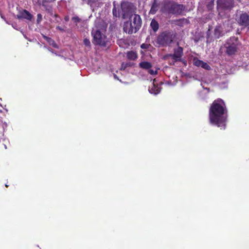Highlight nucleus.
Segmentation results:
<instances>
[{
    "label": "nucleus",
    "instance_id": "obj_11",
    "mask_svg": "<svg viewBox=\"0 0 249 249\" xmlns=\"http://www.w3.org/2000/svg\"><path fill=\"white\" fill-rule=\"evenodd\" d=\"M33 17V15L25 9L19 10L17 15V18L18 19H25L31 21Z\"/></svg>",
    "mask_w": 249,
    "mask_h": 249
},
{
    "label": "nucleus",
    "instance_id": "obj_16",
    "mask_svg": "<svg viewBox=\"0 0 249 249\" xmlns=\"http://www.w3.org/2000/svg\"><path fill=\"white\" fill-rule=\"evenodd\" d=\"M222 32L223 30L222 27L220 26H217L214 30V35L215 37L216 38H219L220 36L223 35Z\"/></svg>",
    "mask_w": 249,
    "mask_h": 249
},
{
    "label": "nucleus",
    "instance_id": "obj_6",
    "mask_svg": "<svg viewBox=\"0 0 249 249\" xmlns=\"http://www.w3.org/2000/svg\"><path fill=\"white\" fill-rule=\"evenodd\" d=\"M239 45L238 37H231L228 39L225 44L226 53L229 55L234 54L237 50V46Z\"/></svg>",
    "mask_w": 249,
    "mask_h": 249
},
{
    "label": "nucleus",
    "instance_id": "obj_17",
    "mask_svg": "<svg viewBox=\"0 0 249 249\" xmlns=\"http://www.w3.org/2000/svg\"><path fill=\"white\" fill-rule=\"evenodd\" d=\"M126 56L129 60L134 61L137 58L138 55L136 52H135L129 51L127 53Z\"/></svg>",
    "mask_w": 249,
    "mask_h": 249
},
{
    "label": "nucleus",
    "instance_id": "obj_23",
    "mask_svg": "<svg viewBox=\"0 0 249 249\" xmlns=\"http://www.w3.org/2000/svg\"><path fill=\"white\" fill-rule=\"evenodd\" d=\"M42 20V16L41 14L39 13L37 15L36 23L39 24Z\"/></svg>",
    "mask_w": 249,
    "mask_h": 249
},
{
    "label": "nucleus",
    "instance_id": "obj_22",
    "mask_svg": "<svg viewBox=\"0 0 249 249\" xmlns=\"http://www.w3.org/2000/svg\"><path fill=\"white\" fill-rule=\"evenodd\" d=\"M56 0H42V5L44 7H46V3L53 2Z\"/></svg>",
    "mask_w": 249,
    "mask_h": 249
},
{
    "label": "nucleus",
    "instance_id": "obj_24",
    "mask_svg": "<svg viewBox=\"0 0 249 249\" xmlns=\"http://www.w3.org/2000/svg\"><path fill=\"white\" fill-rule=\"evenodd\" d=\"M84 44L87 47L90 46V42L89 39L85 38L83 40Z\"/></svg>",
    "mask_w": 249,
    "mask_h": 249
},
{
    "label": "nucleus",
    "instance_id": "obj_5",
    "mask_svg": "<svg viewBox=\"0 0 249 249\" xmlns=\"http://www.w3.org/2000/svg\"><path fill=\"white\" fill-rule=\"evenodd\" d=\"M175 35L172 31H166L162 32L157 38V43L162 46H166L173 41Z\"/></svg>",
    "mask_w": 249,
    "mask_h": 249
},
{
    "label": "nucleus",
    "instance_id": "obj_29",
    "mask_svg": "<svg viewBox=\"0 0 249 249\" xmlns=\"http://www.w3.org/2000/svg\"><path fill=\"white\" fill-rule=\"evenodd\" d=\"M194 64H195L197 67H202V63H194Z\"/></svg>",
    "mask_w": 249,
    "mask_h": 249
},
{
    "label": "nucleus",
    "instance_id": "obj_31",
    "mask_svg": "<svg viewBox=\"0 0 249 249\" xmlns=\"http://www.w3.org/2000/svg\"><path fill=\"white\" fill-rule=\"evenodd\" d=\"M56 29L57 30H60V31H63V29L61 27H60V26H57L56 27Z\"/></svg>",
    "mask_w": 249,
    "mask_h": 249
},
{
    "label": "nucleus",
    "instance_id": "obj_3",
    "mask_svg": "<svg viewBox=\"0 0 249 249\" xmlns=\"http://www.w3.org/2000/svg\"><path fill=\"white\" fill-rule=\"evenodd\" d=\"M91 35L93 36V42L94 44L103 47L107 46V37L98 27H96L92 29Z\"/></svg>",
    "mask_w": 249,
    "mask_h": 249
},
{
    "label": "nucleus",
    "instance_id": "obj_13",
    "mask_svg": "<svg viewBox=\"0 0 249 249\" xmlns=\"http://www.w3.org/2000/svg\"><path fill=\"white\" fill-rule=\"evenodd\" d=\"M171 23L180 27H183L185 25L188 24L189 21L185 18L175 19L171 21Z\"/></svg>",
    "mask_w": 249,
    "mask_h": 249
},
{
    "label": "nucleus",
    "instance_id": "obj_25",
    "mask_svg": "<svg viewBox=\"0 0 249 249\" xmlns=\"http://www.w3.org/2000/svg\"><path fill=\"white\" fill-rule=\"evenodd\" d=\"M71 19L72 21H73L74 22L76 23H77L80 21V18L77 16L72 17Z\"/></svg>",
    "mask_w": 249,
    "mask_h": 249
},
{
    "label": "nucleus",
    "instance_id": "obj_8",
    "mask_svg": "<svg viewBox=\"0 0 249 249\" xmlns=\"http://www.w3.org/2000/svg\"><path fill=\"white\" fill-rule=\"evenodd\" d=\"M183 55V48L178 47L174 49L173 54H168L164 57L165 60H172L174 62L179 61Z\"/></svg>",
    "mask_w": 249,
    "mask_h": 249
},
{
    "label": "nucleus",
    "instance_id": "obj_18",
    "mask_svg": "<svg viewBox=\"0 0 249 249\" xmlns=\"http://www.w3.org/2000/svg\"><path fill=\"white\" fill-rule=\"evenodd\" d=\"M112 13L114 17L116 18H122L121 15V8H117L115 6H114L112 9Z\"/></svg>",
    "mask_w": 249,
    "mask_h": 249
},
{
    "label": "nucleus",
    "instance_id": "obj_32",
    "mask_svg": "<svg viewBox=\"0 0 249 249\" xmlns=\"http://www.w3.org/2000/svg\"><path fill=\"white\" fill-rule=\"evenodd\" d=\"M195 62H199V63H201V62H202V61L198 60L197 61H196Z\"/></svg>",
    "mask_w": 249,
    "mask_h": 249
},
{
    "label": "nucleus",
    "instance_id": "obj_20",
    "mask_svg": "<svg viewBox=\"0 0 249 249\" xmlns=\"http://www.w3.org/2000/svg\"><path fill=\"white\" fill-rule=\"evenodd\" d=\"M207 7L209 10L213 9L214 5V0H210L209 2H207Z\"/></svg>",
    "mask_w": 249,
    "mask_h": 249
},
{
    "label": "nucleus",
    "instance_id": "obj_27",
    "mask_svg": "<svg viewBox=\"0 0 249 249\" xmlns=\"http://www.w3.org/2000/svg\"><path fill=\"white\" fill-rule=\"evenodd\" d=\"M211 68L210 66H209L207 63H203V69L206 70H210Z\"/></svg>",
    "mask_w": 249,
    "mask_h": 249
},
{
    "label": "nucleus",
    "instance_id": "obj_1",
    "mask_svg": "<svg viewBox=\"0 0 249 249\" xmlns=\"http://www.w3.org/2000/svg\"><path fill=\"white\" fill-rule=\"evenodd\" d=\"M227 109L224 102L221 99L214 100L210 108V122L217 125L225 128Z\"/></svg>",
    "mask_w": 249,
    "mask_h": 249
},
{
    "label": "nucleus",
    "instance_id": "obj_7",
    "mask_svg": "<svg viewBox=\"0 0 249 249\" xmlns=\"http://www.w3.org/2000/svg\"><path fill=\"white\" fill-rule=\"evenodd\" d=\"M235 20L239 25L244 27L249 25V15L245 12L237 11Z\"/></svg>",
    "mask_w": 249,
    "mask_h": 249
},
{
    "label": "nucleus",
    "instance_id": "obj_28",
    "mask_svg": "<svg viewBox=\"0 0 249 249\" xmlns=\"http://www.w3.org/2000/svg\"><path fill=\"white\" fill-rule=\"evenodd\" d=\"M97 0H88V4H92L96 2Z\"/></svg>",
    "mask_w": 249,
    "mask_h": 249
},
{
    "label": "nucleus",
    "instance_id": "obj_26",
    "mask_svg": "<svg viewBox=\"0 0 249 249\" xmlns=\"http://www.w3.org/2000/svg\"><path fill=\"white\" fill-rule=\"evenodd\" d=\"M150 45L146 43H142L141 45V48L142 49H147L149 48Z\"/></svg>",
    "mask_w": 249,
    "mask_h": 249
},
{
    "label": "nucleus",
    "instance_id": "obj_2",
    "mask_svg": "<svg viewBox=\"0 0 249 249\" xmlns=\"http://www.w3.org/2000/svg\"><path fill=\"white\" fill-rule=\"evenodd\" d=\"M131 21L124 22V23L123 30L126 33L132 34L136 33L141 27L142 20L140 15L134 14L131 15Z\"/></svg>",
    "mask_w": 249,
    "mask_h": 249
},
{
    "label": "nucleus",
    "instance_id": "obj_4",
    "mask_svg": "<svg viewBox=\"0 0 249 249\" xmlns=\"http://www.w3.org/2000/svg\"><path fill=\"white\" fill-rule=\"evenodd\" d=\"M185 6L174 1H169L164 6L166 12L169 14L180 15L185 10Z\"/></svg>",
    "mask_w": 249,
    "mask_h": 249
},
{
    "label": "nucleus",
    "instance_id": "obj_36",
    "mask_svg": "<svg viewBox=\"0 0 249 249\" xmlns=\"http://www.w3.org/2000/svg\"><path fill=\"white\" fill-rule=\"evenodd\" d=\"M5 187H8V185H7V184H5Z\"/></svg>",
    "mask_w": 249,
    "mask_h": 249
},
{
    "label": "nucleus",
    "instance_id": "obj_14",
    "mask_svg": "<svg viewBox=\"0 0 249 249\" xmlns=\"http://www.w3.org/2000/svg\"><path fill=\"white\" fill-rule=\"evenodd\" d=\"M159 8V0H153L151 9L149 11V14L154 15L158 11Z\"/></svg>",
    "mask_w": 249,
    "mask_h": 249
},
{
    "label": "nucleus",
    "instance_id": "obj_19",
    "mask_svg": "<svg viewBox=\"0 0 249 249\" xmlns=\"http://www.w3.org/2000/svg\"><path fill=\"white\" fill-rule=\"evenodd\" d=\"M150 26L154 32H157L159 28V24L157 20L153 19L150 23Z\"/></svg>",
    "mask_w": 249,
    "mask_h": 249
},
{
    "label": "nucleus",
    "instance_id": "obj_30",
    "mask_svg": "<svg viewBox=\"0 0 249 249\" xmlns=\"http://www.w3.org/2000/svg\"><path fill=\"white\" fill-rule=\"evenodd\" d=\"M64 19L65 21H68L69 20V17L68 16H66L65 18H64Z\"/></svg>",
    "mask_w": 249,
    "mask_h": 249
},
{
    "label": "nucleus",
    "instance_id": "obj_21",
    "mask_svg": "<svg viewBox=\"0 0 249 249\" xmlns=\"http://www.w3.org/2000/svg\"><path fill=\"white\" fill-rule=\"evenodd\" d=\"M134 63H122V66L120 68L121 70H124L126 67H131L133 65Z\"/></svg>",
    "mask_w": 249,
    "mask_h": 249
},
{
    "label": "nucleus",
    "instance_id": "obj_9",
    "mask_svg": "<svg viewBox=\"0 0 249 249\" xmlns=\"http://www.w3.org/2000/svg\"><path fill=\"white\" fill-rule=\"evenodd\" d=\"M141 68L147 70L148 72L151 75L157 74L158 71L160 69V67L155 65V63H139Z\"/></svg>",
    "mask_w": 249,
    "mask_h": 249
},
{
    "label": "nucleus",
    "instance_id": "obj_15",
    "mask_svg": "<svg viewBox=\"0 0 249 249\" xmlns=\"http://www.w3.org/2000/svg\"><path fill=\"white\" fill-rule=\"evenodd\" d=\"M155 81L156 80L154 79L152 87L149 89V91L151 94L156 95L160 92L161 88L158 85H156L155 83Z\"/></svg>",
    "mask_w": 249,
    "mask_h": 249
},
{
    "label": "nucleus",
    "instance_id": "obj_34",
    "mask_svg": "<svg viewBox=\"0 0 249 249\" xmlns=\"http://www.w3.org/2000/svg\"><path fill=\"white\" fill-rule=\"evenodd\" d=\"M84 2H86L88 3V0H82Z\"/></svg>",
    "mask_w": 249,
    "mask_h": 249
},
{
    "label": "nucleus",
    "instance_id": "obj_33",
    "mask_svg": "<svg viewBox=\"0 0 249 249\" xmlns=\"http://www.w3.org/2000/svg\"><path fill=\"white\" fill-rule=\"evenodd\" d=\"M249 67V63H248V64H247L246 66H245V67L246 69H247V68Z\"/></svg>",
    "mask_w": 249,
    "mask_h": 249
},
{
    "label": "nucleus",
    "instance_id": "obj_10",
    "mask_svg": "<svg viewBox=\"0 0 249 249\" xmlns=\"http://www.w3.org/2000/svg\"><path fill=\"white\" fill-rule=\"evenodd\" d=\"M217 2L218 6L224 10L231 9L234 5L233 0H218Z\"/></svg>",
    "mask_w": 249,
    "mask_h": 249
},
{
    "label": "nucleus",
    "instance_id": "obj_12",
    "mask_svg": "<svg viewBox=\"0 0 249 249\" xmlns=\"http://www.w3.org/2000/svg\"><path fill=\"white\" fill-rule=\"evenodd\" d=\"M121 15L123 19H125L129 17L131 13V9L129 5L126 3H123L121 5Z\"/></svg>",
    "mask_w": 249,
    "mask_h": 249
},
{
    "label": "nucleus",
    "instance_id": "obj_35",
    "mask_svg": "<svg viewBox=\"0 0 249 249\" xmlns=\"http://www.w3.org/2000/svg\"><path fill=\"white\" fill-rule=\"evenodd\" d=\"M12 26H13L15 29H16V25H13H13H12Z\"/></svg>",
    "mask_w": 249,
    "mask_h": 249
}]
</instances>
